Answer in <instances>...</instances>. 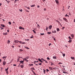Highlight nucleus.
<instances>
[{
    "label": "nucleus",
    "instance_id": "f257e3e1",
    "mask_svg": "<svg viewBox=\"0 0 75 75\" xmlns=\"http://www.w3.org/2000/svg\"><path fill=\"white\" fill-rule=\"evenodd\" d=\"M8 67L7 69H5V71H6V73L8 74Z\"/></svg>",
    "mask_w": 75,
    "mask_h": 75
},
{
    "label": "nucleus",
    "instance_id": "f03ea898",
    "mask_svg": "<svg viewBox=\"0 0 75 75\" xmlns=\"http://www.w3.org/2000/svg\"><path fill=\"white\" fill-rule=\"evenodd\" d=\"M63 20H64V21H66L67 23L68 22V20H67V18H63Z\"/></svg>",
    "mask_w": 75,
    "mask_h": 75
},
{
    "label": "nucleus",
    "instance_id": "7ed1b4c3",
    "mask_svg": "<svg viewBox=\"0 0 75 75\" xmlns=\"http://www.w3.org/2000/svg\"><path fill=\"white\" fill-rule=\"evenodd\" d=\"M19 41L18 40H15V41H14V42H15V44L16 43H18L19 42Z\"/></svg>",
    "mask_w": 75,
    "mask_h": 75
},
{
    "label": "nucleus",
    "instance_id": "20e7f679",
    "mask_svg": "<svg viewBox=\"0 0 75 75\" xmlns=\"http://www.w3.org/2000/svg\"><path fill=\"white\" fill-rule=\"evenodd\" d=\"M23 65H24V63H23L24 62V61H19Z\"/></svg>",
    "mask_w": 75,
    "mask_h": 75
},
{
    "label": "nucleus",
    "instance_id": "39448f33",
    "mask_svg": "<svg viewBox=\"0 0 75 75\" xmlns=\"http://www.w3.org/2000/svg\"><path fill=\"white\" fill-rule=\"evenodd\" d=\"M19 29H22L23 30H24V28H23V27H21V26L19 27Z\"/></svg>",
    "mask_w": 75,
    "mask_h": 75
},
{
    "label": "nucleus",
    "instance_id": "423d86ee",
    "mask_svg": "<svg viewBox=\"0 0 75 75\" xmlns=\"http://www.w3.org/2000/svg\"><path fill=\"white\" fill-rule=\"evenodd\" d=\"M3 65H4H4H6V61H4L3 62Z\"/></svg>",
    "mask_w": 75,
    "mask_h": 75
},
{
    "label": "nucleus",
    "instance_id": "0eeeda50",
    "mask_svg": "<svg viewBox=\"0 0 75 75\" xmlns=\"http://www.w3.org/2000/svg\"><path fill=\"white\" fill-rule=\"evenodd\" d=\"M55 2L57 4H58V3H59V2L58 0H55Z\"/></svg>",
    "mask_w": 75,
    "mask_h": 75
},
{
    "label": "nucleus",
    "instance_id": "6e6552de",
    "mask_svg": "<svg viewBox=\"0 0 75 75\" xmlns=\"http://www.w3.org/2000/svg\"><path fill=\"white\" fill-rule=\"evenodd\" d=\"M52 28V25H50L49 26V29L50 30H51V29Z\"/></svg>",
    "mask_w": 75,
    "mask_h": 75
},
{
    "label": "nucleus",
    "instance_id": "1a4fd4ad",
    "mask_svg": "<svg viewBox=\"0 0 75 75\" xmlns=\"http://www.w3.org/2000/svg\"><path fill=\"white\" fill-rule=\"evenodd\" d=\"M50 63L51 64V66H52V65H54V63L51 62Z\"/></svg>",
    "mask_w": 75,
    "mask_h": 75
},
{
    "label": "nucleus",
    "instance_id": "9d476101",
    "mask_svg": "<svg viewBox=\"0 0 75 75\" xmlns=\"http://www.w3.org/2000/svg\"><path fill=\"white\" fill-rule=\"evenodd\" d=\"M23 59H24L25 61H26V62H28V60H27V59H26V58H24Z\"/></svg>",
    "mask_w": 75,
    "mask_h": 75
},
{
    "label": "nucleus",
    "instance_id": "9b49d317",
    "mask_svg": "<svg viewBox=\"0 0 75 75\" xmlns=\"http://www.w3.org/2000/svg\"><path fill=\"white\" fill-rule=\"evenodd\" d=\"M51 32H47V34H48V35H50V34H51Z\"/></svg>",
    "mask_w": 75,
    "mask_h": 75
},
{
    "label": "nucleus",
    "instance_id": "f8f14e48",
    "mask_svg": "<svg viewBox=\"0 0 75 75\" xmlns=\"http://www.w3.org/2000/svg\"><path fill=\"white\" fill-rule=\"evenodd\" d=\"M71 36L72 38H74V34H72V35H71Z\"/></svg>",
    "mask_w": 75,
    "mask_h": 75
},
{
    "label": "nucleus",
    "instance_id": "ddd939ff",
    "mask_svg": "<svg viewBox=\"0 0 75 75\" xmlns=\"http://www.w3.org/2000/svg\"><path fill=\"white\" fill-rule=\"evenodd\" d=\"M1 27H5V25H4L3 24H1Z\"/></svg>",
    "mask_w": 75,
    "mask_h": 75
},
{
    "label": "nucleus",
    "instance_id": "4468645a",
    "mask_svg": "<svg viewBox=\"0 0 75 75\" xmlns=\"http://www.w3.org/2000/svg\"><path fill=\"white\" fill-rule=\"evenodd\" d=\"M49 68L50 70H53V69H52L53 68L52 67H49Z\"/></svg>",
    "mask_w": 75,
    "mask_h": 75
},
{
    "label": "nucleus",
    "instance_id": "2eb2a0df",
    "mask_svg": "<svg viewBox=\"0 0 75 75\" xmlns=\"http://www.w3.org/2000/svg\"><path fill=\"white\" fill-rule=\"evenodd\" d=\"M52 32L53 33H57V31L56 30H54V31H52Z\"/></svg>",
    "mask_w": 75,
    "mask_h": 75
},
{
    "label": "nucleus",
    "instance_id": "dca6fc26",
    "mask_svg": "<svg viewBox=\"0 0 75 75\" xmlns=\"http://www.w3.org/2000/svg\"><path fill=\"white\" fill-rule=\"evenodd\" d=\"M20 66L21 68H24V66H23V65H20Z\"/></svg>",
    "mask_w": 75,
    "mask_h": 75
},
{
    "label": "nucleus",
    "instance_id": "f3484780",
    "mask_svg": "<svg viewBox=\"0 0 75 75\" xmlns=\"http://www.w3.org/2000/svg\"><path fill=\"white\" fill-rule=\"evenodd\" d=\"M69 42H72V40H69V41H68Z\"/></svg>",
    "mask_w": 75,
    "mask_h": 75
},
{
    "label": "nucleus",
    "instance_id": "a211bd4d",
    "mask_svg": "<svg viewBox=\"0 0 75 75\" xmlns=\"http://www.w3.org/2000/svg\"><path fill=\"white\" fill-rule=\"evenodd\" d=\"M6 58H7V56L4 57H2V58H3V59H4V58H5V59H6Z\"/></svg>",
    "mask_w": 75,
    "mask_h": 75
},
{
    "label": "nucleus",
    "instance_id": "6ab92c4d",
    "mask_svg": "<svg viewBox=\"0 0 75 75\" xmlns=\"http://www.w3.org/2000/svg\"><path fill=\"white\" fill-rule=\"evenodd\" d=\"M8 44H10V40H8L7 42Z\"/></svg>",
    "mask_w": 75,
    "mask_h": 75
},
{
    "label": "nucleus",
    "instance_id": "aec40b11",
    "mask_svg": "<svg viewBox=\"0 0 75 75\" xmlns=\"http://www.w3.org/2000/svg\"><path fill=\"white\" fill-rule=\"evenodd\" d=\"M48 27H47V26H46V31H48Z\"/></svg>",
    "mask_w": 75,
    "mask_h": 75
},
{
    "label": "nucleus",
    "instance_id": "412c9836",
    "mask_svg": "<svg viewBox=\"0 0 75 75\" xmlns=\"http://www.w3.org/2000/svg\"><path fill=\"white\" fill-rule=\"evenodd\" d=\"M25 58H26V59H28V58H29V57H28V56L26 57H25Z\"/></svg>",
    "mask_w": 75,
    "mask_h": 75
},
{
    "label": "nucleus",
    "instance_id": "4be33fe9",
    "mask_svg": "<svg viewBox=\"0 0 75 75\" xmlns=\"http://www.w3.org/2000/svg\"><path fill=\"white\" fill-rule=\"evenodd\" d=\"M25 48L26 49H27L28 50H29V48L27 47H25Z\"/></svg>",
    "mask_w": 75,
    "mask_h": 75
},
{
    "label": "nucleus",
    "instance_id": "5701e85b",
    "mask_svg": "<svg viewBox=\"0 0 75 75\" xmlns=\"http://www.w3.org/2000/svg\"><path fill=\"white\" fill-rule=\"evenodd\" d=\"M56 58H57L56 57V56H53V59H56Z\"/></svg>",
    "mask_w": 75,
    "mask_h": 75
},
{
    "label": "nucleus",
    "instance_id": "b1692460",
    "mask_svg": "<svg viewBox=\"0 0 75 75\" xmlns=\"http://www.w3.org/2000/svg\"><path fill=\"white\" fill-rule=\"evenodd\" d=\"M25 44V42H22L21 44Z\"/></svg>",
    "mask_w": 75,
    "mask_h": 75
},
{
    "label": "nucleus",
    "instance_id": "393cba45",
    "mask_svg": "<svg viewBox=\"0 0 75 75\" xmlns=\"http://www.w3.org/2000/svg\"><path fill=\"white\" fill-rule=\"evenodd\" d=\"M35 6V5H32L31 6V7H34Z\"/></svg>",
    "mask_w": 75,
    "mask_h": 75
},
{
    "label": "nucleus",
    "instance_id": "a878e982",
    "mask_svg": "<svg viewBox=\"0 0 75 75\" xmlns=\"http://www.w3.org/2000/svg\"><path fill=\"white\" fill-rule=\"evenodd\" d=\"M67 14H67L66 15H65V16L67 17H67H69V15H67Z\"/></svg>",
    "mask_w": 75,
    "mask_h": 75
},
{
    "label": "nucleus",
    "instance_id": "bb28decb",
    "mask_svg": "<svg viewBox=\"0 0 75 75\" xmlns=\"http://www.w3.org/2000/svg\"><path fill=\"white\" fill-rule=\"evenodd\" d=\"M57 31H59V28H57Z\"/></svg>",
    "mask_w": 75,
    "mask_h": 75
},
{
    "label": "nucleus",
    "instance_id": "cd10ccee",
    "mask_svg": "<svg viewBox=\"0 0 75 75\" xmlns=\"http://www.w3.org/2000/svg\"><path fill=\"white\" fill-rule=\"evenodd\" d=\"M71 59H74V57H71Z\"/></svg>",
    "mask_w": 75,
    "mask_h": 75
},
{
    "label": "nucleus",
    "instance_id": "c85d7f7f",
    "mask_svg": "<svg viewBox=\"0 0 75 75\" xmlns=\"http://www.w3.org/2000/svg\"><path fill=\"white\" fill-rule=\"evenodd\" d=\"M33 32L34 33H35H35H36L35 31L34 30H33Z\"/></svg>",
    "mask_w": 75,
    "mask_h": 75
},
{
    "label": "nucleus",
    "instance_id": "c756f323",
    "mask_svg": "<svg viewBox=\"0 0 75 75\" xmlns=\"http://www.w3.org/2000/svg\"><path fill=\"white\" fill-rule=\"evenodd\" d=\"M43 70L44 71V74H45V69H43Z\"/></svg>",
    "mask_w": 75,
    "mask_h": 75
},
{
    "label": "nucleus",
    "instance_id": "7c9ffc66",
    "mask_svg": "<svg viewBox=\"0 0 75 75\" xmlns=\"http://www.w3.org/2000/svg\"><path fill=\"white\" fill-rule=\"evenodd\" d=\"M40 35H44V33H40Z\"/></svg>",
    "mask_w": 75,
    "mask_h": 75
},
{
    "label": "nucleus",
    "instance_id": "2f4dec72",
    "mask_svg": "<svg viewBox=\"0 0 75 75\" xmlns=\"http://www.w3.org/2000/svg\"><path fill=\"white\" fill-rule=\"evenodd\" d=\"M34 38V37H33V35H32V37L30 38Z\"/></svg>",
    "mask_w": 75,
    "mask_h": 75
},
{
    "label": "nucleus",
    "instance_id": "473e14b6",
    "mask_svg": "<svg viewBox=\"0 0 75 75\" xmlns=\"http://www.w3.org/2000/svg\"><path fill=\"white\" fill-rule=\"evenodd\" d=\"M38 60L39 61H41V59H40V58L38 59Z\"/></svg>",
    "mask_w": 75,
    "mask_h": 75
},
{
    "label": "nucleus",
    "instance_id": "72a5a7b5",
    "mask_svg": "<svg viewBox=\"0 0 75 75\" xmlns=\"http://www.w3.org/2000/svg\"><path fill=\"white\" fill-rule=\"evenodd\" d=\"M29 65H30V66H32V65H33V64H29Z\"/></svg>",
    "mask_w": 75,
    "mask_h": 75
},
{
    "label": "nucleus",
    "instance_id": "f704fd0d",
    "mask_svg": "<svg viewBox=\"0 0 75 75\" xmlns=\"http://www.w3.org/2000/svg\"><path fill=\"white\" fill-rule=\"evenodd\" d=\"M44 61H45V62H46V63H47L48 62H47V61L45 60H44Z\"/></svg>",
    "mask_w": 75,
    "mask_h": 75
},
{
    "label": "nucleus",
    "instance_id": "c9c22d12",
    "mask_svg": "<svg viewBox=\"0 0 75 75\" xmlns=\"http://www.w3.org/2000/svg\"><path fill=\"white\" fill-rule=\"evenodd\" d=\"M63 72L64 74H65L66 73V74H67V73L65 71H63Z\"/></svg>",
    "mask_w": 75,
    "mask_h": 75
},
{
    "label": "nucleus",
    "instance_id": "e433bc0d",
    "mask_svg": "<svg viewBox=\"0 0 75 75\" xmlns=\"http://www.w3.org/2000/svg\"><path fill=\"white\" fill-rule=\"evenodd\" d=\"M23 50H23L21 49H20V51H21V52L23 51Z\"/></svg>",
    "mask_w": 75,
    "mask_h": 75
},
{
    "label": "nucleus",
    "instance_id": "4c0bfd02",
    "mask_svg": "<svg viewBox=\"0 0 75 75\" xmlns=\"http://www.w3.org/2000/svg\"><path fill=\"white\" fill-rule=\"evenodd\" d=\"M63 54V57H65V54Z\"/></svg>",
    "mask_w": 75,
    "mask_h": 75
},
{
    "label": "nucleus",
    "instance_id": "58836bf2",
    "mask_svg": "<svg viewBox=\"0 0 75 75\" xmlns=\"http://www.w3.org/2000/svg\"><path fill=\"white\" fill-rule=\"evenodd\" d=\"M47 59H48V60H50V58L48 57H47Z\"/></svg>",
    "mask_w": 75,
    "mask_h": 75
},
{
    "label": "nucleus",
    "instance_id": "ea45409f",
    "mask_svg": "<svg viewBox=\"0 0 75 75\" xmlns=\"http://www.w3.org/2000/svg\"><path fill=\"white\" fill-rule=\"evenodd\" d=\"M19 10L20 11H21V12H22V11H23V10L22 9H20H20H19Z\"/></svg>",
    "mask_w": 75,
    "mask_h": 75
},
{
    "label": "nucleus",
    "instance_id": "a19ab883",
    "mask_svg": "<svg viewBox=\"0 0 75 75\" xmlns=\"http://www.w3.org/2000/svg\"><path fill=\"white\" fill-rule=\"evenodd\" d=\"M69 39H72V38H71V37H70V36H69Z\"/></svg>",
    "mask_w": 75,
    "mask_h": 75
},
{
    "label": "nucleus",
    "instance_id": "79ce46f5",
    "mask_svg": "<svg viewBox=\"0 0 75 75\" xmlns=\"http://www.w3.org/2000/svg\"><path fill=\"white\" fill-rule=\"evenodd\" d=\"M8 23H9V24H10V25L11 24V22H8Z\"/></svg>",
    "mask_w": 75,
    "mask_h": 75
},
{
    "label": "nucleus",
    "instance_id": "37998d69",
    "mask_svg": "<svg viewBox=\"0 0 75 75\" xmlns=\"http://www.w3.org/2000/svg\"><path fill=\"white\" fill-rule=\"evenodd\" d=\"M25 11L26 12H29V11H28L27 10H25Z\"/></svg>",
    "mask_w": 75,
    "mask_h": 75
},
{
    "label": "nucleus",
    "instance_id": "c03bdc74",
    "mask_svg": "<svg viewBox=\"0 0 75 75\" xmlns=\"http://www.w3.org/2000/svg\"><path fill=\"white\" fill-rule=\"evenodd\" d=\"M22 42L19 41V42H20L21 44V43H22Z\"/></svg>",
    "mask_w": 75,
    "mask_h": 75
},
{
    "label": "nucleus",
    "instance_id": "a18cd8bd",
    "mask_svg": "<svg viewBox=\"0 0 75 75\" xmlns=\"http://www.w3.org/2000/svg\"><path fill=\"white\" fill-rule=\"evenodd\" d=\"M47 72H48V71H50V70H48V69H46Z\"/></svg>",
    "mask_w": 75,
    "mask_h": 75
},
{
    "label": "nucleus",
    "instance_id": "49530a36",
    "mask_svg": "<svg viewBox=\"0 0 75 75\" xmlns=\"http://www.w3.org/2000/svg\"><path fill=\"white\" fill-rule=\"evenodd\" d=\"M18 1V0H15V3H16V1Z\"/></svg>",
    "mask_w": 75,
    "mask_h": 75
},
{
    "label": "nucleus",
    "instance_id": "de8ad7c7",
    "mask_svg": "<svg viewBox=\"0 0 75 75\" xmlns=\"http://www.w3.org/2000/svg\"><path fill=\"white\" fill-rule=\"evenodd\" d=\"M42 64V63H40L39 64V65H41V64Z\"/></svg>",
    "mask_w": 75,
    "mask_h": 75
},
{
    "label": "nucleus",
    "instance_id": "09e8293b",
    "mask_svg": "<svg viewBox=\"0 0 75 75\" xmlns=\"http://www.w3.org/2000/svg\"><path fill=\"white\" fill-rule=\"evenodd\" d=\"M16 65H16V64H13V66H15V67H16Z\"/></svg>",
    "mask_w": 75,
    "mask_h": 75
},
{
    "label": "nucleus",
    "instance_id": "8fccbe9b",
    "mask_svg": "<svg viewBox=\"0 0 75 75\" xmlns=\"http://www.w3.org/2000/svg\"><path fill=\"white\" fill-rule=\"evenodd\" d=\"M32 69H33V70H35V69H34V67L32 68Z\"/></svg>",
    "mask_w": 75,
    "mask_h": 75
},
{
    "label": "nucleus",
    "instance_id": "3c124183",
    "mask_svg": "<svg viewBox=\"0 0 75 75\" xmlns=\"http://www.w3.org/2000/svg\"><path fill=\"white\" fill-rule=\"evenodd\" d=\"M27 8H28V9L29 10L30 9V8L29 7H27Z\"/></svg>",
    "mask_w": 75,
    "mask_h": 75
},
{
    "label": "nucleus",
    "instance_id": "603ef678",
    "mask_svg": "<svg viewBox=\"0 0 75 75\" xmlns=\"http://www.w3.org/2000/svg\"><path fill=\"white\" fill-rule=\"evenodd\" d=\"M69 16H71V13H69Z\"/></svg>",
    "mask_w": 75,
    "mask_h": 75
},
{
    "label": "nucleus",
    "instance_id": "864d4df0",
    "mask_svg": "<svg viewBox=\"0 0 75 75\" xmlns=\"http://www.w3.org/2000/svg\"><path fill=\"white\" fill-rule=\"evenodd\" d=\"M59 64H62V63H59Z\"/></svg>",
    "mask_w": 75,
    "mask_h": 75
},
{
    "label": "nucleus",
    "instance_id": "5fc2aeb1",
    "mask_svg": "<svg viewBox=\"0 0 75 75\" xmlns=\"http://www.w3.org/2000/svg\"><path fill=\"white\" fill-rule=\"evenodd\" d=\"M12 48H14V46H12Z\"/></svg>",
    "mask_w": 75,
    "mask_h": 75
},
{
    "label": "nucleus",
    "instance_id": "6e6d98bb",
    "mask_svg": "<svg viewBox=\"0 0 75 75\" xmlns=\"http://www.w3.org/2000/svg\"><path fill=\"white\" fill-rule=\"evenodd\" d=\"M65 28V27H63L62 28V30H63V29H64Z\"/></svg>",
    "mask_w": 75,
    "mask_h": 75
},
{
    "label": "nucleus",
    "instance_id": "4d7b16f0",
    "mask_svg": "<svg viewBox=\"0 0 75 75\" xmlns=\"http://www.w3.org/2000/svg\"><path fill=\"white\" fill-rule=\"evenodd\" d=\"M51 45V44L50 43V44L49 45V46H50V45Z\"/></svg>",
    "mask_w": 75,
    "mask_h": 75
},
{
    "label": "nucleus",
    "instance_id": "13d9d810",
    "mask_svg": "<svg viewBox=\"0 0 75 75\" xmlns=\"http://www.w3.org/2000/svg\"><path fill=\"white\" fill-rule=\"evenodd\" d=\"M44 11H46V9H45V8L44 9Z\"/></svg>",
    "mask_w": 75,
    "mask_h": 75
},
{
    "label": "nucleus",
    "instance_id": "bf43d9fd",
    "mask_svg": "<svg viewBox=\"0 0 75 75\" xmlns=\"http://www.w3.org/2000/svg\"><path fill=\"white\" fill-rule=\"evenodd\" d=\"M37 7H38V8H40V6H37Z\"/></svg>",
    "mask_w": 75,
    "mask_h": 75
},
{
    "label": "nucleus",
    "instance_id": "052dcab7",
    "mask_svg": "<svg viewBox=\"0 0 75 75\" xmlns=\"http://www.w3.org/2000/svg\"><path fill=\"white\" fill-rule=\"evenodd\" d=\"M7 32H8V33H9V30H7Z\"/></svg>",
    "mask_w": 75,
    "mask_h": 75
},
{
    "label": "nucleus",
    "instance_id": "680f3d73",
    "mask_svg": "<svg viewBox=\"0 0 75 75\" xmlns=\"http://www.w3.org/2000/svg\"><path fill=\"white\" fill-rule=\"evenodd\" d=\"M1 59H0V63H1Z\"/></svg>",
    "mask_w": 75,
    "mask_h": 75
},
{
    "label": "nucleus",
    "instance_id": "e2e57ef3",
    "mask_svg": "<svg viewBox=\"0 0 75 75\" xmlns=\"http://www.w3.org/2000/svg\"><path fill=\"white\" fill-rule=\"evenodd\" d=\"M6 34H7L6 33H4V35H6Z\"/></svg>",
    "mask_w": 75,
    "mask_h": 75
},
{
    "label": "nucleus",
    "instance_id": "0e129e2a",
    "mask_svg": "<svg viewBox=\"0 0 75 75\" xmlns=\"http://www.w3.org/2000/svg\"><path fill=\"white\" fill-rule=\"evenodd\" d=\"M2 5L1 3H0V6H1V5Z\"/></svg>",
    "mask_w": 75,
    "mask_h": 75
},
{
    "label": "nucleus",
    "instance_id": "69168bd1",
    "mask_svg": "<svg viewBox=\"0 0 75 75\" xmlns=\"http://www.w3.org/2000/svg\"><path fill=\"white\" fill-rule=\"evenodd\" d=\"M3 28L1 27V30H3Z\"/></svg>",
    "mask_w": 75,
    "mask_h": 75
},
{
    "label": "nucleus",
    "instance_id": "338daca9",
    "mask_svg": "<svg viewBox=\"0 0 75 75\" xmlns=\"http://www.w3.org/2000/svg\"><path fill=\"white\" fill-rule=\"evenodd\" d=\"M58 23H59V24L60 23V22H59V21H58Z\"/></svg>",
    "mask_w": 75,
    "mask_h": 75
},
{
    "label": "nucleus",
    "instance_id": "774afa93",
    "mask_svg": "<svg viewBox=\"0 0 75 75\" xmlns=\"http://www.w3.org/2000/svg\"><path fill=\"white\" fill-rule=\"evenodd\" d=\"M75 22V19L74 20V23Z\"/></svg>",
    "mask_w": 75,
    "mask_h": 75
}]
</instances>
